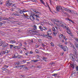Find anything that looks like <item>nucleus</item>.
<instances>
[{
	"label": "nucleus",
	"instance_id": "61",
	"mask_svg": "<svg viewBox=\"0 0 78 78\" xmlns=\"http://www.w3.org/2000/svg\"><path fill=\"white\" fill-rule=\"evenodd\" d=\"M31 42L33 43V40L32 39L31 40Z\"/></svg>",
	"mask_w": 78,
	"mask_h": 78
},
{
	"label": "nucleus",
	"instance_id": "9",
	"mask_svg": "<svg viewBox=\"0 0 78 78\" xmlns=\"http://www.w3.org/2000/svg\"><path fill=\"white\" fill-rule=\"evenodd\" d=\"M2 51V52H3V54H4V55H5L6 53V54L8 53V50H6L5 51Z\"/></svg>",
	"mask_w": 78,
	"mask_h": 78
},
{
	"label": "nucleus",
	"instance_id": "39",
	"mask_svg": "<svg viewBox=\"0 0 78 78\" xmlns=\"http://www.w3.org/2000/svg\"><path fill=\"white\" fill-rule=\"evenodd\" d=\"M10 48H12V47H13V45H12V44L10 45Z\"/></svg>",
	"mask_w": 78,
	"mask_h": 78
},
{
	"label": "nucleus",
	"instance_id": "49",
	"mask_svg": "<svg viewBox=\"0 0 78 78\" xmlns=\"http://www.w3.org/2000/svg\"><path fill=\"white\" fill-rule=\"evenodd\" d=\"M0 4L2 5V0L0 1Z\"/></svg>",
	"mask_w": 78,
	"mask_h": 78
},
{
	"label": "nucleus",
	"instance_id": "19",
	"mask_svg": "<svg viewBox=\"0 0 78 78\" xmlns=\"http://www.w3.org/2000/svg\"><path fill=\"white\" fill-rule=\"evenodd\" d=\"M2 69L3 70H7L8 72H9L8 70L6 68H2Z\"/></svg>",
	"mask_w": 78,
	"mask_h": 78
},
{
	"label": "nucleus",
	"instance_id": "25",
	"mask_svg": "<svg viewBox=\"0 0 78 78\" xmlns=\"http://www.w3.org/2000/svg\"><path fill=\"white\" fill-rule=\"evenodd\" d=\"M30 32L31 33H36V31H34L33 30H30Z\"/></svg>",
	"mask_w": 78,
	"mask_h": 78
},
{
	"label": "nucleus",
	"instance_id": "43",
	"mask_svg": "<svg viewBox=\"0 0 78 78\" xmlns=\"http://www.w3.org/2000/svg\"><path fill=\"white\" fill-rule=\"evenodd\" d=\"M48 8L49 9H50V11H51V9L50 8V6H49V5H48Z\"/></svg>",
	"mask_w": 78,
	"mask_h": 78
},
{
	"label": "nucleus",
	"instance_id": "50",
	"mask_svg": "<svg viewBox=\"0 0 78 78\" xmlns=\"http://www.w3.org/2000/svg\"><path fill=\"white\" fill-rule=\"evenodd\" d=\"M35 16H36V18H37V17H39V15H35Z\"/></svg>",
	"mask_w": 78,
	"mask_h": 78
},
{
	"label": "nucleus",
	"instance_id": "23",
	"mask_svg": "<svg viewBox=\"0 0 78 78\" xmlns=\"http://www.w3.org/2000/svg\"><path fill=\"white\" fill-rule=\"evenodd\" d=\"M59 37L60 39H62V37H63V35H62V34L59 35Z\"/></svg>",
	"mask_w": 78,
	"mask_h": 78
},
{
	"label": "nucleus",
	"instance_id": "33",
	"mask_svg": "<svg viewBox=\"0 0 78 78\" xmlns=\"http://www.w3.org/2000/svg\"><path fill=\"white\" fill-rule=\"evenodd\" d=\"M41 2L42 3H43L44 5H45V3L43 2V1L42 0H40Z\"/></svg>",
	"mask_w": 78,
	"mask_h": 78
},
{
	"label": "nucleus",
	"instance_id": "11",
	"mask_svg": "<svg viewBox=\"0 0 78 78\" xmlns=\"http://www.w3.org/2000/svg\"><path fill=\"white\" fill-rule=\"evenodd\" d=\"M52 30H53V31H54V34H57V32H56V30H55V27H53L52 28Z\"/></svg>",
	"mask_w": 78,
	"mask_h": 78
},
{
	"label": "nucleus",
	"instance_id": "42",
	"mask_svg": "<svg viewBox=\"0 0 78 78\" xmlns=\"http://www.w3.org/2000/svg\"><path fill=\"white\" fill-rule=\"evenodd\" d=\"M36 25H34V28H35V30H36L37 29V28H36Z\"/></svg>",
	"mask_w": 78,
	"mask_h": 78
},
{
	"label": "nucleus",
	"instance_id": "59",
	"mask_svg": "<svg viewBox=\"0 0 78 78\" xmlns=\"http://www.w3.org/2000/svg\"><path fill=\"white\" fill-rule=\"evenodd\" d=\"M59 23H60V24H62H62H63V23H62V22H60Z\"/></svg>",
	"mask_w": 78,
	"mask_h": 78
},
{
	"label": "nucleus",
	"instance_id": "22",
	"mask_svg": "<svg viewBox=\"0 0 78 78\" xmlns=\"http://www.w3.org/2000/svg\"><path fill=\"white\" fill-rule=\"evenodd\" d=\"M8 18H6V17H4L3 18V20H8Z\"/></svg>",
	"mask_w": 78,
	"mask_h": 78
},
{
	"label": "nucleus",
	"instance_id": "17",
	"mask_svg": "<svg viewBox=\"0 0 78 78\" xmlns=\"http://www.w3.org/2000/svg\"><path fill=\"white\" fill-rule=\"evenodd\" d=\"M38 61V60H31L30 62H37Z\"/></svg>",
	"mask_w": 78,
	"mask_h": 78
},
{
	"label": "nucleus",
	"instance_id": "10",
	"mask_svg": "<svg viewBox=\"0 0 78 78\" xmlns=\"http://www.w3.org/2000/svg\"><path fill=\"white\" fill-rule=\"evenodd\" d=\"M73 56H74L72 54L70 53L69 55V57L71 59H74Z\"/></svg>",
	"mask_w": 78,
	"mask_h": 78
},
{
	"label": "nucleus",
	"instance_id": "48",
	"mask_svg": "<svg viewBox=\"0 0 78 78\" xmlns=\"http://www.w3.org/2000/svg\"><path fill=\"white\" fill-rule=\"evenodd\" d=\"M16 9H17V12H18L19 11V10H20V9L19 8H17Z\"/></svg>",
	"mask_w": 78,
	"mask_h": 78
},
{
	"label": "nucleus",
	"instance_id": "54",
	"mask_svg": "<svg viewBox=\"0 0 78 78\" xmlns=\"http://www.w3.org/2000/svg\"><path fill=\"white\" fill-rule=\"evenodd\" d=\"M48 35H45V37H47L48 38Z\"/></svg>",
	"mask_w": 78,
	"mask_h": 78
},
{
	"label": "nucleus",
	"instance_id": "57",
	"mask_svg": "<svg viewBox=\"0 0 78 78\" xmlns=\"http://www.w3.org/2000/svg\"><path fill=\"white\" fill-rule=\"evenodd\" d=\"M17 46H16L13 47V48H17Z\"/></svg>",
	"mask_w": 78,
	"mask_h": 78
},
{
	"label": "nucleus",
	"instance_id": "15",
	"mask_svg": "<svg viewBox=\"0 0 78 78\" xmlns=\"http://www.w3.org/2000/svg\"><path fill=\"white\" fill-rule=\"evenodd\" d=\"M69 9H66V8H64V7H63V11H64V10H65V11H69Z\"/></svg>",
	"mask_w": 78,
	"mask_h": 78
},
{
	"label": "nucleus",
	"instance_id": "26",
	"mask_svg": "<svg viewBox=\"0 0 78 78\" xmlns=\"http://www.w3.org/2000/svg\"><path fill=\"white\" fill-rule=\"evenodd\" d=\"M52 76H56L58 75V74L54 73L52 74Z\"/></svg>",
	"mask_w": 78,
	"mask_h": 78
},
{
	"label": "nucleus",
	"instance_id": "13",
	"mask_svg": "<svg viewBox=\"0 0 78 78\" xmlns=\"http://www.w3.org/2000/svg\"><path fill=\"white\" fill-rule=\"evenodd\" d=\"M18 12H20V14H23V10H19L18 11Z\"/></svg>",
	"mask_w": 78,
	"mask_h": 78
},
{
	"label": "nucleus",
	"instance_id": "52",
	"mask_svg": "<svg viewBox=\"0 0 78 78\" xmlns=\"http://www.w3.org/2000/svg\"><path fill=\"white\" fill-rule=\"evenodd\" d=\"M30 16H27V19H30Z\"/></svg>",
	"mask_w": 78,
	"mask_h": 78
},
{
	"label": "nucleus",
	"instance_id": "2",
	"mask_svg": "<svg viewBox=\"0 0 78 78\" xmlns=\"http://www.w3.org/2000/svg\"><path fill=\"white\" fill-rule=\"evenodd\" d=\"M73 52L74 54V57L76 58H78V53H77V51H76V50L75 49V48L74 47H73Z\"/></svg>",
	"mask_w": 78,
	"mask_h": 78
},
{
	"label": "nucleus",
	"instance_id": "63",
	"mask_svg": "<svg viewBox=\"0 0 78 78\" xmlns=\"http://www.w3.org/2000/svg\"><path fill=\"white\" fill-rule=\"evenodd\" d=\"M22 43H20V46H22Z\"/></svg>",
	"mask_w": 78,
	"mask_h": 78
},
{
	"label": "nucleus",
	"instance_id": "1",
	"mask_svg": "<svg viewBox=\"0 0 78 78\" xmlns=\"http://www.w3.org/2000/svg\"><path fill=\"white\" fill-rule=\"evenodd\" d=\"M11 5H12V9H13L16 8V5H15V4H12V3H10L9 2H8L6 4V5L8 7L11 6Z\"/></svg>",
	"mask_w": 78,
	"mask_h": 78
},
{
	"label": "nucleus",
	"instance_id": "7",
	"mask_svg": "<svg viewBox=\"0 0 78 78\" xmlns=\"http://www.w3.org/2000/svg\"><path fill=\"white\" fill-rule=\"evenodd\" d=\"M52 33V32H51V30H50L49 31H48V32H47V34L49 36H50V35Z\"/></svg>",
	"mask_w": 78,
	"mask_h": 78
},
{
	"label": "nucleus",
	"instance_id": "31",
	"mask_svg": "<svg viewBox=\"0 0 78 78\" xmlns=\"http://www.w3.org/2000/svg\"><path fill=\"white\" fill-rule=\"evenodd\" d=\"M62 14H66V15H67V13L66 12H63V11H62Z\"/></svg>",
	"mask_w": 78,
	"mask_h": 78
},
{
	"label": "nucleus",
	"instance_id": "64",
	"mask_svg": "<svg viewBox=\"0 0 78 78\" xmlns=\"http://www.w3.org/2000/svg\"><path fill=\"white\" fill-rule=\"evenodd\" d=\"M63 37L64 39H66V37L65 36H63Z\"/></svg>",
	"mask_w": 78,
	"mask_h": 78
},
{
	"label": "nucleus",
	"instance_id": "44",
	"mask_svg": "<svg viewBox=\"0 0 78 78\" xmlns=\"http://www.w3.org/2000/svg\"><path fill=\"white\" fill-rule=\"evenodd\" d=\"M16 48H17L18 49H19L20 48V47L19 46H17V47Z\"/></svg>",
	"mask_w": 78,
	"mask_h": 78
},
{
	"label": "nucleus",
	"instance_id": "3",
	"mask_svg": "<svg viewBox=\"0 0 78 78\" xmlns=\"http://www.w3.org/2000/svg\"><path fill=\"white\" fill-rule=\"evenodd\" d=\"M56 8L57 11H58V12L59 11V10H63V9H62V8L61 6H56Z\"/></svg>",
	"mask_w": 78,
	"mask_h": 78
},
{
	"label": "nucleus",
	"instance_id": "18",
	"mask_svg": "<svg viewBox=\"0 0 78 78\" xmlns=\"http://www.w3.org/2000/svg\"><path fill=\"white\" fill-rule=\"evenodd\" d=\"M52 21L54 23H55V22H59V21H56V20H55V19L53 20H52Z\"/></svg>",
	"mask_w": 78,
	"mask_h": 78
},
{
	"label": "nucleus",
	"instance_id": "62",
	"mask_svg": "<svg viewBox=\"0 0 78 78\" xmlns=\"http://www.w3.org/2000/svg\"><path fill=\"white\" fill-rule=\"evenodd\" d=\"M76 69L78 71V66L76 67Z\"/></svg>",
	"mask_w": 78,
	"mask_h": 78
},
{
	"label": "nucleus",
	"instance_id": "6",
	"mask_svg": "<svg viewBox=\"0 0 78 78\" xmlns=\"http://www.w3.org/2000/svg\"><path fill=\"white\" fill-rule=\"evenodd\" d=\"M62 49L64 51H68V48L66 46L62 48Z\"/></svg>",
	"mask_w": 78,
	"mask_h": 78
},
{
	"label": "nucleus",
	"instance_id": "20",
	"mask_svg": "<svg viewBox=\"0 0 78 78\" xmlns=\"http://www.w3.org/2000/svg\"><path fill=\"white\" fill-rule=\"evenodd\" d=\"M39 28L40 29L41 31H43V30L42 29V26H39Z\"/></svg>",
	"mask_w": 78,
	"mask_h": 78
},
{
	"label": "nucleus",
	"instance_id": "16",
	"mask_svg": "<svg viewBox=\"0 0 78 78\" xmlns=\"http://www.w3.org/2000/svg\"><path fill=\"white\" fill-rule=\"evenodd\" d=\"M23 12H28L29 13L30 12L28 10H26L25 9H23Z\"/></svg>",
	"mask_w": 78,
	"mask_h": 78
},
{
	"label": "nucleus",
	"instance_id": "45",
	"mask_svg": "<svg viewBox=\"0 0 78 78\" xmlns=\"http://www.w3.org/2000/svg\"><path fill=\"white\" fill-rule=\"evenodd\" d=\"M69 27H67L66 28V30H67V31H69Z\"/></svg>",
	"mask_w": 78,
	"mask_h": 78
},
{
	"label": "nucleus",
	"instance_id": "46",
	"mask_svg": "<svg viewBox=\"0 0 78 78\" xmlns=\"http://www.w3.org/2000/svg\"><path fill=\"white\" fill-rule=\"evenodd\" d=\"M33 2H35V3H37V0H34V1H33Z\"/></svg>",
	"mask_w": 78,
	"mask_h": 78
},
{
	"label": "nucleus",
	"instance_id": "41",
	"mask_svg": "<svg viewBox=\"0 0 78 78\" xmlns=\"http://www.w3.org/2000/svg\"><path fill=\"white\" fill-rule=\"evenodd\" d=\"M3 52L2 51L0 52V55H3Z\"/></svg>",
	"mask_w": 78,
	"mask_h": 78
},
{
	"label": "nucleus",
	"instance_id": "35",
	"mask_svg": "<svg viewBox=\"0 0 78 78\" xmlns=\"http://www.w3.org/2000/svg\"><path fill=\"white\" fill-rule=\"evenodd\" d=\"M74 39L76 41H77V42H78V38H76V37L74 38Z\"/></svg>",
	"mask_w": 78,
	"mask_h": 78
},
{
	"label": "nucleus",
	"instance_id": "40",
	"mask_svg": "<svg viewBox=\"0 0 78 78\" xmlns=\"http://www.w3.org/2000/svg\"><path fill=\"white\" fill-rule=\"evenodd\" d=\"M59 47H61V48L62 49V48H63V47H62V45H59Z\"/></svg>",
	"mask_w": 78,
	"mask_h": 78
},
{
	"label": "nucleus",
	"instance_id": "51",
	"mask_svg": "<svg viewBox=\"0 0 78 78\" xmlns=\"http://www.w3.org/2000/svg\"><path fill=\"white\" fill-rule=\"evenodd\" d=\"M68 12H69L72 13V11L70 10H69Z\"/></svg>",
	"mask_w": 78,
	"mask_h": 78
},
{
	"label": "nucleus",
	"instance_id": "37",
	"mask_svg": "<svg viewBox=\"0 0 78 78\" xmlns=\"http://www.w3.org/2000/svg\"><path fill=\"white\" fill-rule=\"evenodd\" d=\"M23 14L24 15V16L26 18H27V17H28V16H27V15H25V14L24 13H23Z\"/></svg>",
	"mask_w": 78,
	"mask_h": 78
},
{
	"label": "nucleus",
	"instance_id": "28",
	"mask_svg": "<svg viewBox=\"0 0 78 78\" xmlns=\"http://www.w3.org/2000/svg\"><path fill=\"white\" fill-rule=\"evenodd\" d=\"M71 65V67H72V68H74V65H73V64H70Z\"/></svg>",
	"mask_w": 78,
	"mask_h": 78
},
{
	"label": "nucleus",
	"instance_id": "58",
	"mask_svg": "<svg viewBox=\"0 0 78 78\" xmlns=\"http://www.w3.org/2000/svg\"><path fill=\"white\" fill-rule=\"evenodd\" d=\"M36 20H37L38 21H39V19H38V18H36Z\"/></svg>",
	"mask_w": 78,
	"mask_h": 78
},
{
	"label": "nucleus",
	"instance_id": "5",
	"mask_svg": "<svg viewBox=\"0 0 78 78\" xmlns=\"http://www.w3.org/2000/svg\"><path fill=\"white\" fill-rule=\"evenodd\" d=\"M30 19L31 20H32V21H34V19H35L34 17L33 16V14L30 15Z\"/></svg>",
	"mask_w": 78,
	"mask_h": 78
},
{
	"label": "nucleus",
	"instance_id": "53",
	"mask_svg": "<svg viewBox=\"0 0 78 78\" xmlns=\"http://www.w3.org/2000/svg\"><path fill=\"white\" fill-rule=\"evenodd\" d=\"M2 22H0V27H1V26H2Z\"/></svg>",
	"mask_w": 78,
	"mask_h": 78
},
{
	"label": "nucleus",
	"instance_id": "21",
	"mask_svg": "<svg viewBox=\"0 0 78 78\" xmlns=\"http://www.w3.org/2000/svg\"><path fill=\"white\" fill-rule=\"evenodd\" d=\"M42 30H47V28L45 27H43L42 28Z\"/></svg>",
	"mask_w": 78,
	"mask_h": 78
},
{
	"label": "nucleus",
	"instance_id": "60",
	"mask_svg": "<svg viewBox=\"0 0 78 78\" xmlns=\"http://www.w3.org/2000/svg\"><path fill=\"white\" fill-rule=\"evenodd\" d=\"M28 52H27V53H25V55H27V56L28 55Z\"/></svg>",
	"mask_w": 78,
	"mask_h": 78
},
{
	"label": "nucleus",
	"instance_id": "4",
	"mask_svg": "<svg viewBox=\"0 0 78 78\" xmlns=\"http://www.w3.org/2000/svg\"><path fill=\"white\" fill-rule=\"evenodd\" d=\"M8 22L9 23H10L11 22V21L9 20V19H14V17H12L11 16L10 17H9L8 18Z\"/></svg>",
	"mask_w": 78,
	"mask_h": 78
},
{
	"label": "nucleus",
	"instance_id": "47",
	"mask_svg": "<svg viewBox=\"0 0 78 78\" xmlns=\"http://www.w3.org/2000/svg\"><path fill=\"white\" fill-rule=\"evenodd\" d=\"M68 20H69V21H71V22H72L73 23V22L71 20H70V19H68Z\"/></svg>",
	"mask_w": 78,
	"mask_h": 78
},
{
	"label": "nucleus",
	"instance_id": "30",
	"mask_svg": "<svg viewBox=\"0 0 78 78\" xmlns=\"http://www.w3.org/2000/svg\"><path fill=\"white\" fill-rule=\"evenodd\" d=\"M3 20V18L2 17L0 16V22H1V21H2Z\"/></svg>",
	"mask_w": 78,
	"mask_h": 78
},
{
	"label": "nucleus",
	"instance_id": "27",
	"mask_svg": "<svg viewBox=\"0 0 78 78\" xmlns=\"http://www.w3.org/2000/svg\"><path fill=\"white\" fill-rule=\"evenodd\" d=\"M52 37L51 36H49V35H48V39H51Z\"/></svg>",
	"mask_w": 78,
	"mask_h": 78
},
{
	"label": "nucleus",
	"instance_id": "24",
	"mask_svg": "<svg viewBox=\"0 0 78 78\" xmlns=\"http://www.w3.org/2000/svg\"><path fill=\"white\" fill-rule=\"evenodd\" d=\"M20 67H22V68H24V69H28V68H27L24 67L25 66L23 65L21 66Z\"/></svg>",
	"mask_w": 78,
	"mask_h": 78
},
{
	"label": "nucleus",
	"instance_id": "8",
	"mask_svg": "<svg viewBox=\"0 0 78 78\" xmlns=\"http://www.w3.org/2000/svg\"><path fill=\"white\" fill-rule=\"evenodd\" d=\"M75 73H76V72H73L71 74V76L72 77H73V76H75Z\"/></svg>",
	"mask_w": 78,
	"mask_h": 78
},
{
	"label": "nucleus",
	"instance_id": "38",
	"mask_svg": "<svg viewBox=\"0 0 78 78\" xmlns=\"http://www.w3.org/2000/svg\"><path fill=\"white\" fill-rule=\"evenodd\" d=\"M5 44V42H2L1 43H0V46H1V45H2V44Z\"/></svg>",
	"mask_w": 78,
	"mask_h": 78
},
{
	"label": "nucleus",
	"instance_id": "12",
	"mask_svg": "<svg viewBox=\"0 0 78 78\" xmlns=\"http://www.w3.org/2000/svg\"><path fill=\"white\" fill-rule=\"evenodd\" d=\"M10 43L11 44H14V43H16V41H15V40H11V41H10Z\"/></svg>",
	"mask_w": 78,
	"mask_h": 78
},
{
	"label": "nucleus",
	"instance_id": "29",
	"mask_svg": "<svg viewBox=\"0 0 78 78\" xmlns=\"http://www.w3.org/2000/svg\"><path fill=\"white\" fill-rule=\"evenodd\" d=\"M1 23H2V24L3 25V24H5V23H6V21H2Z\"/></svg>",
	"mask_w": 78,
	"mask_h": 78
},
{
	"label": "nucleus",
	"instance_id": "56",
	"mask_svg": "<svg viewBox=\"0 0 78 78\" xmlns=\"http://www.w3.org/2000/svg\"><path fill=\"white\" fill-rule=\"evenodd\" d=\"M64 24H62L61 25V27H64Z\"/></svg>",
	"mask_w": 78,
	"mask_h": 78
},
{
	"label": "nucleus",
	"instance_id": "34",
	"mask_svg": "<svg viewBox=\"0 0 78 78\" xmlns=\"http://www.w3.org/2000/svg\"><path fill=\"white\" fill-rule=\"evenodd\" d=\"M50 44L51 45L52 47H54V44L53 43L51 42Z\"/></svg>",
	"mask_w": 78,
	"mask_h": 78
},
{
	"label": "nucleus",
	"instance_id": "36",
	"mask_svg": "<svg viewBox=\"0 0 78 78\" xmlns=\"http://www.w3.org/2000/svg\"><path fill=\"white\" fill-rule=\"evenodd\" d=\"M35 51H36V53H38L39 52V51L37 49H36Z\"/></svg>",
	"mask_w": 78,
	"mask_h": 78
},
{
	"label": "nucleus",
	"instance_id": "32",
	"mask_svg": "<svg viewBox=\"0 0 78 78\" xmlns=\"http://www.w3.org/2000/svg\"><path fill=\"white\" fill-rule=\"evenodd\" d=\"M14 64L15 65H16V66H19V63H18L17 62H15Z\"/></svg>",
	"mask_w": 78,
	"mask_h": 78
},
{
	"label": "nucleus",
	"instance_id": "55",
	"mask_svg": "<svg viewBox=\"0 0 78 78\" xmlns=\"http://www.w3.org/2000/svg\"><path fill=\"white\" fill-rule=\"evenodd\" d=\"M13 9H14L12 8V9H11L10 10L11 11H14Z\"/></svg>",
	"mask_w": 78,
	"mask_h": 78
},
{
	"label": "nucleus",
	"instance_id": "14",
	"mask_svg": "<svg viewBox=\"0 0 78 78\" xmlns=\"http://www.w3.org/2000/svg\"><path fill=\"white\" fill-rule=\"evenodd\" d=\"M4 42V44H3L4 47H8V44L6 43H5V42Z\"/></svg>",
	"mask_w": 78,
	"mask_h": 78
}]
</instances>
